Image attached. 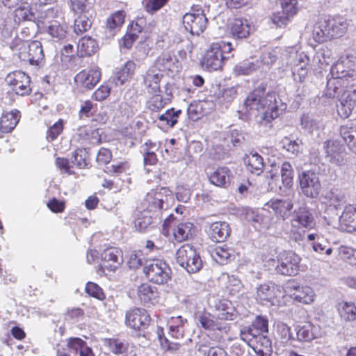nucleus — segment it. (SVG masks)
<instances>
[{
  "mask_svg": "<svg viewBox=\"0 0 356 356\" xmlns=\"http://www.w3.org/2000/svg\"><path fill=\"white\" fill-rule=\"evenodd\" d=\"M244 106L247 111H261V123L271 122L286 108V105L281 102L276 93L269 90L266 91L263 85L257 87L247 96Z\"/></svg>",
  "mask_w": 356,
  "mask_h": 356,
  "instance_id": "nucleus-1",
  "label": "nucleus"
},
{
  "mask_svg": "<svg viewBox=\"0 0 356 356\" xmlns=\"http://www.w3.org/2000/svg\"><path fill=\"white\" fill-rule=\"evenodd\" d=\"M346 29L347 24L341 19H321L314 26L312 35L315 41L322 43L342 36Z\"/></svg>",
  "mask_w": 356,
  "mask_h": 356,
  "instance_id": "nucleus-2",
  "label": "nucleus"
},
{
  "mask_svg": "<svg viewBox=\"0 0 356 356\" xmlns=\"http://www.w3.org/2000/svg\"><path fill=\"white\" fill-rule=\"evenodd\" d=\"M146 278L154 284H165L170 279L172 270L169 265L163 259L147 260L143 267Z\"/></svg>",
  "mask_w": 356,
  "mask_h": 356,
  "instance_id": "nucleus-3",
  "label": "nucleus"
},
{
  "mask_svg": "<svg viewBox=\"0 0 356 356\" xmlns=\"http://www.w3.org/2000/svg\"><path fill=\"white\" fill-rule=\"evenodd\" d=\"M176 261L189 273L200 271L203 266L200 253L188 243L184 244L177 250Z\"/></svg>",
  "mask_w": 356,
  "mask_h": 356,
  "instance_id": "nucleus-4",
  "label": "nucleus"
},
{
  "mask_svg": "<svg viewBox=\"0 0 356 356\" xmlns=\"http://www.w3.org/2000/svg\"><path fill=\"white\" fill-rule=\"evenodd\" d=\"M232 49L230 42L223 43V47L219 43L211 44L202 58V67L209 72L220 70L224 60L226 59L222 53L231 52Z\"/></svg>",
  "mask_w": 356,
  "mask_h": 356,
  "instance_id": "nucleus-5",
  "label": "nucleus"
},
{
  "mask_svg": "<svg viewBox=\"0 0 356 356\" xmlns=\"http://www.w3.org/2000/svg\"><path fill=\"white\" fill-rule=\"evenodd\" d=\"M184 29L192 35H200L206 29L208 19L204 10L198 7H192L191 12L186 13L182 17Z\"/></svg>",
  "mask_w": 356,
  "mask_h": 356,
  "instance_id": "nucleus-6",
  "label": "nucleus"
},
{
  "mask_svg": "<svg viewBox=\"0 0 356 356\" xmlns=\"http://www.w3.org/2000/svg\"><path fill=\"white\" fill-rule=\"evenodd\" d=\"M18 57L30 65H41L44 58L41 42L38 40L29 43L22 42L18 49Z\"/></svg>",
  "mask_w": 356,
  "mask_h": 356,
  "instance_id": "nucleus-7",
  "label": "nucleus"
},
{
  "mask_svg": "<svg viewBox=\"0 0 356 356\" xmlns=\"http://www.w3.org/2000/svg\"><path fill=\"white\" fill-rule=\"evenodd\" d=\"M300 257L291 251L280 252L277 256V273L285 276L296 275L300 270Z\"/></svg>",
  "mask_w": 356,
  "mask_h": 356,
  "instance_id": "nucleus-8",
  "label": "nucleus"
},
{
  "mask_svg": "<svg viewBox=\"0 0 356 356\" xmlns=\"http://www.w3.org/2000/svg\"><path fill=\"white\" fill-rule=\"evenodd\" d=\"M299 183L302 193L310 198H316L321 189L318 175L311 170H307L299 175Z\"/></svg>",
  "mask_w": 356,
  "mask_h": 356,
  "instance_id": "nucleus-9",
  "label": "nucleus"
},
{
  "mask_svg": "<svg viewBox=\"0 0 356 356\" xmlns=\"http://www.w3.org/2000/svg\"><path fill=\"white\" fill-rule=\"evenodd\" d=\"M6 81L18 95H29L31 92V78L22 71H15L8 74Z\"/></svg>",
  "mask_w": 356,
  "mask_h": 356,
  "instance_id": "nucleus-10",
  "label": "nucleus"
},
{
  "mask_svg": "<svg viewBox=\"0 0 356 356\" xmlns=\"http://www.w3.org/2000/svg\"><path fill=\"white\" fill-rule=\"evenodd\" d=\"M325 156L330 163L342 167L347 164V154L342 145L337 140H327L324 143Z\"/></svg>",
  "mask_w": 356,
  "mask_h": 356,
  "instance_id": "nucleus-11",
  "label": "nucleus"
},
{
  "mask_svg": "<svg viewBox=\"0 0 356 356\" xmlns=\"http://www.w3.org/2000/svg\"><path fill=\"white\" fill-rule=\"evenodd\" d=\"M355 82H347L344 84L339 97L341 110L343 111V116L344 118H348L356 106Z\"/></svg>",
  "mask_w": 356,
  "mask_h": 356,
  "instance_id": "nucleus-12",
  "label": "nucleus"
},
{
  "mask_svg": "<svg viewBox=\"0 0 356 356\" xmlns=\"http://www.w3.org/2000/svg\"><path fill=\"white\" fill-rule=\"evenodd\" d=\"M102 267L111 272L115 271L123 263L122 250L115 247H108L101 253Z\"/></svg>",
  "mask_w": 356,
  "mask_h": 356,
  "instance_id": "nucleus-13",
  "label": "nucleus"
},
{
  "mask_svg": "<svg viewBox=\"0 0 356 356\" xmlns=\"http://www.w3.org/2000/svg\"><path fill=\"white\" fill-rule=\"evenodd\" d=\"M150 322V316L145 309L134 308L126 314L127 324L134 330L147 327Z\"/></svg>",
  "mask_w": 356,
  "mask_h": 356,
  "instance_id": "nucleus-14",
  "label": "nucleus"
},
{
  "mask_svg": "<svg viewBox=\"0 0 356 356\" xmlns=\"http://www.w3.org/2000/svg\"><path fill=\"white\" fill-rule=\"evenodd\" d=\"M207 234L211 240L216 243L224 242L231 234V227L225 221H216L209 224Z\"/></svg>",
  "mask_w": 356,
  "mask_h": 356,
  "instance_id": "nucleus-15",
  "label": "nucleus"
},
{
  "mask_svg": "<svg viewBox=\"0 0 356 356\" xmlns=\"http://www.w3.org/2000/svg\"><path fill=\"white\" fill-rule=\"evenodd\" d=\"M101 72L98 67L89 70H83L79 72L74 78L77 85H80L87 89H92L99 81Z\"/></svg>",
  "mask_w": 356,
  "mask_h": 356,
  "instance_id": "nucleus-16",
  "label": "nucleus"
},
{
  "mask_svg": "<svg viewBox=\"0 0 356 356\" xmlns=\"http://www.w3.org/2000/svg\"><path fill=\"white\" fill-rule=\"evenodd\" d=\"M168 191L165 188H162L159 191L148 193L146 200L149 202V210L153 209H168L169 200L172 199V195L165 194Z\"/></svg>",
  "mask_w": 356,
  "mask_h": 356,
  "instance_id": "nucleus-17",
  "label": "nucleus"
},
{
  "mask_svg": "<svg viewBox=\"0 0 356 356\" xmlns=\"http://www.w3.org/2000/svg\"><path fill=\"white\" fill-rule=\"evenodd\" d=\"M196 320L202 328L207 330H225L226 327L224 323L219 321L218 318L209 312L203 310L196 314Z\"/></svg>",
  "mask_w": 356,
  "mask_h": 356,
  "instance_id": "nucleus-18",
  "label": "nucleus"
},
{
  "mask_svg": "<svg viewBox=\"0 0 356 356\" xmlns=\"http://www.w3.org/2000/svg\"><path fill=\"white\" fill-rule=\"evenodd\" d=\"M296 63L292 68L293 77L295 81L302 83L307 76L309 64V58L304 53H296Z\"/></svg>",
  "mask_w": 356,
  "mask_h": 356,
  "instance_id": "nucleus-19",
  "label": "nucleus"
},
{
  "mask_svg": "<svg viewBox=\"0 0 356 356\" xmlns=\"http://www.w3.org/2000/svg\"><path fill=\"white\" fill-rule=\"evenodd\" d=\"M163 75L160 68L152 66L144 75V83L151 93L160 92V82Z\"/></svg>",
  "mask_w": 356,
  "mask_h": 356,
  "instance_id": "nucleus-20",
  "label": "nucleus"
},
{
  "mask_svg": "<svg viewBox=\"0 0 356 356\" xmlns=\"http://www.w3.org/2000/svg\"><path fill=\"white\" fill-rule=\"evenodd\" d=\"M341 229L347 232H353L356 230V207L348 205L343 209L339 217Z\"/></svg>",
  "mask_w": 356,
  "mask_h": 356,
  "instance_id": "nucleus-21",
  "label": "nucleus"
},
{
  "mask_svg": "<svg viewBox=\"0 0 356 356\" xmlns=\"http://www.w3.org/2000/svg\"><path fill=\"white\" fill-rule=\"evenodd\" d=\"M232 173L227 167H219L209 176L211 184L216 186L227 188L231 183Z\"/></svg>",
  "mask_w": 356,
  "mask_h": 356,
  "instance_id": "nucleus-22",
  "label": "nucleus"
},
{
  "mask_svg": "<svg viewBox=\"0 0 356 356\" xmlns=\"http://www.w3.org/2000/svg\"><path fill=\"white\" fill-rule=\"evenodd\" d=\"M137 294L144 305H154L158 302L159 293L156 288L147 283H143L138 286Z\"/></svg>",
  "mask_w": 356,
  "mask_h": 356,
  "instance_id": "nucleus-23",
  "label": "nucleus"
},
{
  "mask_svg": "<svg viewBox=\"0 0 356 356\" xmlns=\"http://www.w3.org/2000/svg\"><path fill=\"white\" fill-rule=\"evenodd\" d=\"M320 336V327L311 323L300 326L296 331L297 340L300 342H310Z\"/></svg>",
  "mask_w": 356,
  "mask_h": 356,
  "instance_id": "nucleus-24",
  "label": "nucleus"
},
{
  "mask_svg": "<svg viewBox=\"0 0 356 356\" xmlns=\"http://www.w3.org/2000/svg\"><path fill=\"white\" fill-rule=\"evenodd\" d=\"M269 208H271L277 216H280L283 220L287 218L291 210L293 209V204L291 200H270L266 204Z\"/></svg>",
  "mask_w": 356,
  "mask_h": 356,
  "instance_id": "nucleus-25",
  "label": "nucleus"
},
{
  "mask_svg": "<svg viewBox=\"0 0 356 356\" xmlns=\"http://www.w3.org/2000/svg\"><path fill=\"white\" fill-rule=\"evenodd\" d=\"M346 60L337 61L332 66L330 73L333 79H345L344 82L356 81L355 71L352 69L346 70L344 63Z\"/></svg>",
  "mask_w": 356,
  "mask_h": 356,
  "instance_id": "nucleus-26",
  "label": "nucleus"
},
{
  "mask_svg": "<svg viewBox=\"0 0 356 356\" xmlns=\"http://www.w3.org/2000/svg\"><path fill=\"white\" fill-rule=\"evenodd\" d=\"M79 15L74 19V31L77 35L82 34L89 30L92 25V18L94 15V10H88V13H75Z\"/></svg>",
  "mask_w": 356,
  "mask_h": 356,
  "instance_id": "nucleus-27",
  "label": "nucleus"
},
{
  "mask_svg": "<svg viewBox=\"0 0 356 356\" xmlns=\"http://www.w3.org/2000/svg\"><path fill=\"white\" fill-rule=\"evenodd\" d=\"M293 222H297L298 225L311 229L315 225L314 218L312 211L306 207L298 208L295 211V216Z\"/></svg>",
  "mask_w": 356,
  "mask_h": 356,
  "instance_id": "nucleus-28",
  "label": "nucleus"
},
{
  "mask_svg": "<svg viewBox=\"0 0 356 356\" xmlns=\"http://www.w3.org/2000/svg\"><path fill=\"white\" fill-rule=\"evenodd\" d=\"M136 65L133 60L127 61L120 68L116 69L114 79L116 84L123 85L134 74Z\"/></svg>",
  "mask_w": 356,
  "mask_h": 356,
  "instance_id": "nucleus-29",
  "label": "nucleus"
},
{
  "mask_svg": "<svg viewBox=\"0 0 356 356\" xmlns=\"http://www.w3.org/2000/svg\"><path fill=\"white\" fill-rule=\"evenodd\" d=\"M98 49L97 42L90 37H83L79 40L77 44V51L79 56H90Z\"/></svg>",
  "mask_w": 356,
  "mask_h": 356,
  "instance_id": "nucleus-30",
  "label": "nucleus"
},
{
  "mask_svg": "<svg viewBox=\"0 0 356 356\" xmlns=\"http://www.w3.org/2000/svg\"><path fill=\"white\" fill-rule=\"evenodd\" d=\"M339 133L348 149L356 154V127L342 125Z\"/></svg>",
  "mask_w": 356,
  "mask_h": 356,
  "instance_id": "nucleus-31",
  "label": "nucleus"
},
{
  "mask_svg": "<svg viewBox=\"0 0 356 356\" xmlns=\"http://www.w3.org/2000/svg\"><path fill=\"white\" fill-rule=\"evenodd\" d=\"M294 289L291 296L294 300L304 304H310L314 300V291L309 286H292Z\"/></svg>",
  "mask_w": 356,
  "mask_h": 356,
  "instance_id": "nucleus-32",
  "label": "nucleus"
},
{
  "mask_svg": "<svg viewBox=\"0 0 356 356\" xmlns=\"http://www.w3.org/2000/svg\"><path fill=\"white\" fill-rule=\"evenodd\" d=\"M19 120V112H10L3 114L0 118V131L9 133L16 127Z\"/></svg>",
  "mask_w": 356,
  "mask_h": 356,
  "instance_id": "nucleus-33",
  "label": "nucleus"
},
{
  "mask_svg": "<svg viewBox=\"0 0 356 356\" xmlns=\"http://www.w3.org/2000/svg\"><path fill=\"white\" fill-rule=\"evenodd\" d=\"M250 25L247 19H235L232 23L231 32L232 35L238 39L247 38L250 33Z\"/></svg>",
  "mask_w": 356,
  "mask_h": 356,
  "instance_id": "nucleus-34",
  "label": "nucleus"
},
{
  "mask_svg": "<svg viewBox=\"0 0 356 356\" xmlns=\"http://www.w3.org/2000/svg\"><path fill=\"white\" fill-rule=\"evenodd\" d=\"M248 170L257 175H261L264 171L263 158L257 152H250L245 159Z\"/></svg>",
  "mask_w": 356,
  "mask_h": 356,
  "instance_id": "nucleus-35",
  "label": "nucleus"
},
{
  "mask_svg": "<svg viewBox=\"0 0 356 356\" xmlns=\"http://www.w3.org/2000/svg\"><path fill=\"white\" fill-rule=\"evenodd\" d=\"M187 321L184 319L182 316H171L168 320V325L169 327V334L170 336L175 339L183 337V326L184 323Z\"/></svg>",
  "mask_w": 356,
  "mask_h": 356,
  "instance_id": "nucleus-36",
  "label": "nucleus"
},
{
  "mask_svg": "<svg viewBox=\"0 0 356 356\" xmlns=\"http://www.w3.org/2000/svg\"><path fill=\"white\" fill-rule=\"evenodd\" d=\"M195 227L190 222H181L174 229V237L177 242L188 240L193 235V229Z\"/></svg>",
  "mask_w": 356,
  "mask_h": 356,
  "instance_id": "nucleus-37",
  "label": "nucleus"
},
{
  "mask_svg": "<svg viewBox=\"0 0 356 356\" xmlns=\"http://www.w3.org/2000/svg\"><path fill=\"white\" fill-rule=\"evenodd\" d=\"M345 79H329L325 91V95L328 98L339 97L342 88L347 82H344Z\"/></svg>",
  "mask_w": 356,
  "mask_h": 356,
  "instance_id": "nucleus-38",
  "label": "nucleus"
},
{
  "mask_svg": "<svg viewBox=\"0 0 356 356\" xmlns=\"http://www.w3.org/2000/svg\"><path fill=\"white\" fill-rule=\"evenodd\" d=\"M280 145L283 149L296 156L301 152L302 141L298 138L293 139L285 136L280 140Z\"/></svg>",
  "mask_w": 356,
  "mask_h": 356,
  "instance_id": "nucleus-39",
  "label": "nucleus"
},
{
  "mask_svg": "<svg viewBox=\"0 0 356 356\" xmlns=\"http://www.w3.org/2000/svg\"><path fill=\"white\" fill-rule=\"evenodd\" d=\"M47 32L56 40H62L66 37L67 26L57 21H54L47 26Z\"/></svg>",
  "mask_w": 356,
  "mask_h": 356,
  "instance_id": "nucleus-40",
  "label": "nucleus"
},
{
  "mask_svg": "<svg viewBox=\"0 0 356 356\" xmlns=\"http://www.w3.org/2000/svg\"><path fill=\"white\" fill-rule=\"evenodd\" d=\"M143 30V26L138 23H132L131 25V29L123 38V45L127 49H130L134 42L138 38V33H140Z\"/></svg>",
  "mask_w": 356,
  "mask_h": 356,
  "instance_id": "nucleus-41",
  "label": "nucleus"
},
{
  "mask_svg": "<svg viewBox=\"0 0 356 356\" xmlns=\"http://www.w3.org/2000/svg\"><path fill=\"white\" fill-rule=\"evenodd\" d=\"M241 339L245 341L248 345H253L254 341H257L259 337V331H257L252 325L243 326L240 330Z\"/></svg>",
  "mask_w": 356,
  "mask_h": 356,
  "instance_id": "nucleus-42",
  "label": "nucleus"
},
{
  "mask_svg": "<svg viewBox=\"0 0 356 356\" xmlns=\"http://www.w3.org/2000/svg\"><path fill=\"white\" fill-rule=\"evenodd\" d=\"M280 174L283 185L290 188L293 185V169L291 163L285 161L280 165Z\"/></svg>",
  "mask_w": 356,
  "mask_h": 356,
  "instance_id": "nucleus-43",
  "label": "nucleus"
},
{
  "mask_svg": "<svg viewBox=\"0 0 356 356\" xmlns=\"http://www.w3.org/2000/svg\"><path fill=\"white\" fill-rule=\"evenodd\" d=\"M276 334L283 343H286L291 340H294L291 331V327L285 323L277 321L275 323Z\"/></svg>",
  "mask_w": 356,
  "mask_h": 356,
  "instance_id": "nucleus-44",
  "label": "nucleus"
},
{
  "mask_svg": "<svg viewBox=\"0 0 356 356\" xmlns=\"http://www.w3.org/2000/svg\"><path fill=\"white\" fill-rule=\"evenodd\" d=\"M181 110L175 111L174 108L168 109L165 113L159 117V120L170 127H173L177 122V118L181 113Z\"/></svg>",
  "mask_w": 356,
  "mask_h": 356,
  "instance_id": "nucleus-45",
  "label": "nucleus"
},
{
  "mask_svg": "<svg viewBox=\"0 0 356 356\" xmlns=\"http://www.w3.org/2000/svg\"><path fill=\"white\" fill-rule=\"evenodd\" d=\"M301 124L306 131L311 134L316 133L318 134L319 131L323 128V125L321 122L312 119L307 115H304L302 118Z\"/></svg>",
  "mask_w": 356,
  "mask_h": 356,
  "instance_id": "nucleus-46",
  "label": "nucleus"
},
{
  "mask_svg": "<svg viewBox=\"0 0 356 356\" xmlns=\"http://www.w3.org/2000/svg\"><path fill=\"white\" fill-rule=\"evenodd\" d=\"M229 305H231V302L227 300H220L218 303L216 305V309L222 312V314H219L218 318L226 321L234 320L235 314L230 311L232 308L230 307Z\"/></svg>",
  "mask_w": 356,
  "mask_h": 356,
  "instance_id": "nucleus-47",
  "label": "nucleus"
},
{
  "mask_svg": "<svg viewBox=\"0 0 356 356\" xmlns=\"http://www.w3.org/2000/svg\"><path fill=\"white\" fill-rule=\"evenodd\" d=\"M259 67L257 63L250 61H243L236 65L234 68L236 75H248Z\"/></svg>",
  "mask_w": 356,
  "mask_h": 356,
  "instance_id": "nucleus-48",
  "label": "nucleus"
},
{
  "mask_svg": "<svg viewBox=\"0 0 356 356\" xmlns=\"http://www.w3.org/2000/svg\"><path fill=\"white\" fill-rule=\"evenodd\" d=\"M274 296V284L265 283L257 289V298L261 300H270Z\"/></svg>",
  "mask_w": 356,
  "mask_h": 356,
  "instance_id": "nucleus-49",
  "label": "nucleus"
},
{
  "mask_svg": "<svg viewBox=\"0 0 356 356\" xmlns=\"http://www.w3.org/2000/svg\"><path fill=\"white\" fill-rule=\"evenodd\" d=\"M106 344L109 350L115 355L124 354L127 350V346L117 339H106Z\"/></svg>",
  "mask_w": 356,
  "mask_h": 356,
  "instance_id": "nucleus-50",
  "label": "nucleus"
},
{
  "mask_svg": "<svg viewBox=\"0 0 356 356\" xmlns=\"http://www.w3.org/2000/svg\"><path fill=\"white\" fill-rule=\"evenodd\" d=\"M15 17L22 21H34L35 19V13L29 6H22L15 11Z\"/></svg>",
  "mask_w": 356,
  "mask_h": 356,
  "instance_id": "nucleus-51",
  "label": "nucleus"
},
{
  "mask_svg": "<svg viewBox=\"0 0 356 356\" xmlns=\"http://www.w3.org/2000/svg\"><path fill=\"white\" fill-rule=\"evenodd\" d=\"M134 223L135 227L140 232H144L153 223V219L152 216L148 215L147 212H144L135 220Z\"/></svg>",
  "mask_w": 356,
  "mask_h": 356,
  "instance_id": "nucleus-52",
  "label": "nucleus"
},
{
  "mask_svg": "<svg viewBox=\"0 0 356 356\" xmlns=\"http://www.w3.org/2000/svg\"><path fill=\"white\" fill-rule=\"evenodd\" d=\"M173 64L172 57L170 54H162L160 55L155 61V65L160 68L161 72L168 70H170Z\"/></svg>",
  "mask_w": 356,
  "mask_h": 356,
  "instance_id": "nucleus-53",
  "label": "nucleus"
},
{
  "mask_svg": "<svg viewBox=\"0 0 356 356\" xmlns=\"http://www.w3.org/2000/svg\"><path fill=\"white\" fill-rule=\"evenodd\" d=\"M71 10L75 13H88V10H92L91 3L88 0H70Z\"/></svg>",
  "mask_w": 356,
  "mask_h": 356,
  "instance_id": "nucleus-54",
  "label": "nucleus"
},
{
  "mask_svg": "<svg viewBox=\"0 0 356 356\" xmlns=\"http://www.w3.org/2000/svg\"><path fill=\"white\" fill-rule=\"evenodd\" d=\"M312 248L316 252L322 254L323 251L326 255H330L332 252V248L330 247L329 243L323 240L320 236L317 237V241L312 243Z\"/></svg>",
  "mask_w": 356,
  "mask_h": 356,
  "instance_id": "nucleus-55",
  "label": "nucleus"
},
{
  "mask_svg": "<svg viewBox=\"0 0 356 356\" xmlns=\"http://www.w3.org/2000/svg\"><path fill=\"white\" fill-rule=\"evenodd\" d=\"M341 316L346 321H355L356 306L353 304L346 302L342 307Z\"/></svg>",
  "mask_w": 356,
  "mask_h": 356,
  "instance_id": "nucleus-56",
  "label": "nucleus"
},
{
  "mask_svg": "<svg viewBox=\"0 0 356 356\" xmlns=\"http://www.w3.org/2000/svg\"><path fill=\"white\" fill-rule=\"evenodd\" d=\"M86 292L92 297L102 300L105 298V295L100 286L94 282H89L86 286Z\"/></svg>",
  "mask_w": 356,
  "mask_h": 356,
  "instance_id": "nucleus-57",
  "label": "nucleus"
},
{
  "mask_svg": "<svg viewBox=\"0 0 356 356\" xmlns=\"http://www.w3.org/2000/svg\"><path fill=\"white\" fill-rule=\"evenodd\" d=\"M198 351L202 352L207 356H228L225 350L218 346H213L208 348V346L204 344H202L198 348Z\"/></svg>",
  "mask_w": 356,
  "mask_h": 356,
  "instance_id": "nucleus-58",
  "label": "nucleus"
},
{
  "mask_svg": "<svg viewBox=\"0 0 356 356\" xmlns=\"http://www.w3.org/2000/svg\"><path fill=\"white\" fill-rule=\"evenodd\" d=\"M158 337L159 339L161 346L165 350H174L178 349L179 343L174 341H170L167 337L163 335V330L162 328H159L157 330Z\"/></svg>",
  "mask_w": 356,
  "mask_h": 356,
  "instance_id": "nucleus-59",
  "label": "nucleus"
},
{
  "mask_svg": "<svg viewBox=\"0 0 356 356\" xmlns=\"http://www.w3.org/2000/svg\"><path fill=\"white\" fill-rule=\"evenodd\" d=\"M252 325L257 331H259V335L268 332V320L266 318L258 316L252 321Z\"/></svg>",
  "mask_w": 356,
  "mask_h": 356,
  "instance_id": "nucleus-60",
  "label": "nucleus"
},
{
  "mask_svg": "<svg viewBox=\"0 0 356 356\" xmlns=\"http://www.w3.org/2000/svg\"><path fill=\"white\" fill-rule=\"evenodd\" d=\"M63 129V120L60 119L57 122L50 127L47 131V138L49 141L55 140Z\"/></svg>",
  "mask_w": 356,
  "mask_h": 356,
  "instance_id": "nucleus-61",
  "label": "nucleus"
},
{
  "mask_svg": "<svg viewBox=\"0 0 356 356\" xmlns=\"http://www.w3.org/2000/svg\"><path fill=\"white\" fill-rule=\"evenodd\" d=\"M86 155V152L85 149H78L74 152L72 162L79 168H83L87 165Z\"/></svg>",
  "mask_w": 356,
  "mask_h": 356,
  "instance_id": "nucleus-62",
  "label": "nucleus"
},
{
  "mask_svg": "<svg viewBox=\"0 0 356 356\" xmlns=\"http://www.w3.org/2000/svg\"><path fill=\"white\" fill-rule=\"evenodd\" d=\"M268 163L270 165L269 167L266 168V177L271 180L278 179L280 169V163H276L275 159L272 160L271 159L268 160Z\"/></svg>",
  "mask_w": 356,
  "mask_h": 356,
  "instance_id": "nucleus-63",
  "label": "nucleus"
},
{
  "mask_svg": "<svg viewBox=\"0 0 356 356\" xmlns=\"http://www.w3.org/2000/svg\"><path fill=\"white\" fill-rule=\"evenodd\" d=\"M277 59V54L275 50L264 51L261 56V61L268 67L273 65Z\"/></svg>",
  "mask_w": 356,
  "mask_h": 356,
  "instance_id": "nucleus-64",
  "label": "nucleus"
}]
</instances>
